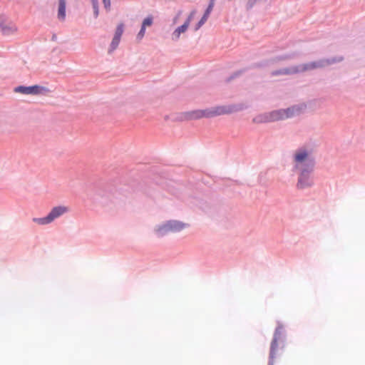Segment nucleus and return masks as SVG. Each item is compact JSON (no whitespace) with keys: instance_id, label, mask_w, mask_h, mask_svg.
<instances>
[{"instance_id":"obj_6","label":"nucleus","mask_w":365,"mask_h":365,"mask_svg":"<svg viewBox=\"0 0 365 365\" xmlns=\"http://www.w3.org/2000/svg\"><path fill=\"white\" fill-rule=\"evenodd\" d=\"M195 14H196L195 11H191L190 14H189L187 20L185 21V22L182 26L178 27L173 31V33L172 34L173 39L178 40L180 38V35L187 31V29L190 25V23L194 19Z\"/></svg>"},{"instance_id":"obj_11","label":"nucleus","mask_w":365,"mask_h":365,"mask_svg":"<svg viewBox=\"0 0 365 365\" xmlns=\"http://www.w3.org/2000/svg\"><path fill=\"white\" fill-rule=\"evenodd\" d=\"M152 24H153V16H148L143 21L141 29L137 36L138 39H142L143 38L145 33V28L147 26H150Z\"/></svg>"},{"instance_id":"obj_12","label":"nucleus","mask_w":365,"mask_h":365,"mask_svg":"<svg viewBox=\"0 0 365 365\" xmlns=\"http://www.w3.org/2000/svg\"><path fill=\"white\" fill-rule=\"evenodd\" d=\"M307 156H308V153L304 150L299 151L296 153L294 159H295V162H296V168L297 169L302 168L300 165L307 160Z\"/></svg>"},{"instance_id":"obj_10","label":"nucleus","mask_w":365,"mask_h":365,"mask_svg":"<svg viewBox=\"0 0 365 365\" xmlns=\"http://www.w3.org/2000/svg\"><path fill=\"white\" fill-rule=\"evenodd\" d=\"M213 6H214V1H213V0H212L209 4L207 9H206L203 16L202 17L200 21L198 22V24L196 25L195 29V31L198 30L206 22L210 12L212 11V10L213 9Z\"/></svg>"},{"instance_id":"obj_17","label":"nucleus","mask_w":365,"mask_h":365,"mask_svg":"<svg viewBox=\"0 0 365 365\" xmlns=\"http://www.w3.org/2000/svg\"><path fill=\"white\" fill-rule=\"evenodd\" d=\"M123 33V24H120L116 29L114 36L120 38Z\"/></svg>"},{"instance_id":"obj_9","label":"nucleus","mask_w":365,"mask_h":365,"mask_svg":"<svg viewBox=\"0 0 365 365\" xmlns=\"http://www.w3.org/2000/svg\"><path fill=\"white\" fill-rule=\"evenodd\" d=\"M307 172L308 171L307 170H302L297 185L299 189H304L312 185V182L310 180Z\"/></svg>"},{"instance_id":"obj_15","label":"nucleus","mask_w":365,"mask_h":365,"mask_svg":"<svg viewBox=\"0 0 365 365\" xmlns=\"http://www.w3.org/2000/svg\"><path fill=\"white\" fill-rule=\"evenodd\" d=\"M32 220L35 223L41 225H45L51 223L48 216L44 217H34Z\"/></svg>"},{"instance_id":"obj_19","label":"nucleus","mask_w":365,"mask_h":365,"mask_svg":"<svg viewBox=\"0 0 365 365\" xmlns=\"http://www.w3.org/2000/svg\"><path fill=\"white\" fill-rule=\"evenodd\" d=\"M104 4V6L106 9H109L110 6V0H102Z\"/></svg>"},{"instance_id":"obj_18","label":"nucleus","mask_w":365,"mask_h":365,"mask_svg":"<svg viewBox=\"0 0 365 365\" xmlns=\"http://www.w3.org/2000/svg\"><path fill=\"white\" fill-rule=\"evenodd\" d=\"M93 7L94 9L95 16H98V0H91Z\"/></svg>"},{"instance_id":"obj_1","label":"nucleus","mask_w":365,"mask_h":365,"mask_svg":"<svg viewBox=\"0 0 365 365\" xmlns=\"http://www.w3.org/2000/svg\"><path fill=\"white\" fill-rule=\"evenodd\" d=\"M233 108L230 106H217L205 110H198L190 113V119H200L202 118H212L217 115L230 113Z\"/></svg>"},{"instance_id":"obj_13","label":"nucleus","mask_w":365,"mask_h":365,"mask_svg":"<svg viewBox=\"0 0 365 365\" xmlns=\"http://www.w3.org/2000/svg\"><path fill=\"white\" fill-rule=\"evenodd\" d=\"M66 17V0H59L58 18L64 20Z\"/></svg>"},{"instance_id":"obj_14","label":"nucleus","mask_w":365,"mask_h":365,"mask_svg":"<svg viewBox=\"0 0 365 365\" xmlns=\"http://www.w3.org/2000/svg\"><path fill=\"white\" fill-rule=\"evenodd\" d=\"M279 328H278L276 330L275 334H277V332H279ZM277 349V339L276 337V335H274V338L272 341L271 344V349H270V359L272 360L274 358L275 351Z\"/></svg>"},{"instance_id":"obj_8","label":"nucleus","mask_w":365,"mask_h":365,"mask_svg":"<svg viewBox=\"0 0 365 365\" xmlns=\"http://www.w3.org/2000/svg\"><path fill=\"white\" fill-rule=\"evenodd\" d=\"M68 211H69V208L66 206H64V205L56 206L51 209V210L47 215V216L50 220V222L51 223L56 219L62 216L63 215L68 212Z\"/></svg>"},{"instance_id":"obj_5","label":"nucleus","mask_w":365,"mask_h":365,"mask_svg":"<svg viewBox=\"0 0 365 365\" xmlns=\"http://www.w3.org/2000/svg\"><path fill=\"white\" fill-rule=\"evenodd\" d=\"M15 92L21 93L23 94H32L38 95L46 91V89L44 87L35 85L32 86H19L14 89Z\"/></svg>"},{"instance_id":"obj_2","label":"nucleus","mask_w":365,"mask_h":365,"mask_svg":"<svg viewBox=\"0 0 365 365\" xmlns=\"http://www.w3.org/2000/svg\"><path fill=\"white\" fill-rule=\"evenodd\" d=\"M329 61H319L317 62H312L309 63H305L300 65L299 66L292 67L289 68H284L282 70L275 71L272 72V76H277L280 74H292V73H297L298 72H304L309 70L315 69L317 68H321L327 64H329Z\"/></svg>"},{"instance_id":"obj_3","label":"nucleus","mask_w":365,"mask_h":365,"mask_svg":"<svg viewBox=\"0 0 365 365\" xmlns=\"http://www.w3.org/2000/svg\"><path fill=\"white\" fill-rule=\"evenodd\" d=\"M186 227V225L175 220L168 221L165 224L159 226L156 229V232L159 236H163L169 232H177Z\"/></svg>"},{"instance_id":"obj_7","label":"nucleus","mask_w":365,"mask_h":365,"mask_svg":"<svg viewBox=\"0 0 365 365\" xmlns=\"http://www.w3.org/2000/svg\"><path fill=\"white\" fill-rule=\"evenodd\" d=\"M18 31L17 26L13 22L5 21H0V32L4 36H10L16 34Z\"/></svg>"},{"instance_id":"obj_16","label":"nucleus","mask_w":365,"mask_h":365,"mask_svg":"<svg viewBox=\"0 0 365 365\" xmlns=\"http://www.w3.org/2000/svg\"><path fill=\"white\" fill-rule=\"evenodd\" d=\"M120 38L115 37V36L113 37V41L110 43L111 51L115 50L118 47V46L120 43Z\"/></svg>"},{"instance_id":"obj_4","label":"nucleus","mask_w":365,"mask_h":365,"mask_svg":"<svg viewBox=\"0 0 365 365\" xmlns=\"http://www.w3.org/2000/svg\"><path fill=\"white\" fill-rule=\"evenodd\" d=\"M300 113L298 108H290L287 109L279 110L273 111L271 113V119L272 120H279L293 117Z\"/></svg>"}]
</instances>
